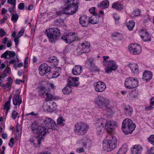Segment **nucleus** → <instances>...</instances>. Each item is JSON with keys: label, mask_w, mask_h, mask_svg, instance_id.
I'll list each match as a JSON object with an SVG mask.
<instances>
[{"label": "nucleus", "mask_w": 154, "mask_h": 154, "mask_svg": "<svg viewBox=\"0 0 154 154\" xmlns=\"http://www.w3.org/2000/svg\"><path fill=\"white\" fill-rule=\"evenodd\" d=\"M103 149L106 152L112 151L115 149L117 143L116 137L112 135H109L107 137L106 139L103 141Z\"/></svg>", "instance_id": "f257e3e1"}, {"label": "nucleus", "mask_w": 154, "mask_h": 154, "mask_svg": "<svg viewBox=\"0 0 154 154\" xmlns=\"http://www.w3.org/2000/svg\"><path fill=\"white\" fill-rule=\"evenodd\" d=\"M135 127V124L133 122L131 119H125L122 122V130L126 134L132 133Z\"/></svg>", "instance_id": "f03ea898"}, {"label": "nucleus", "mask_w": 154, "mask_h": 154, "mask_svg": "<svg viewBox=\"0 0 154 154\" xmlns=\"http://www.w3.org/2000/svg\"><path fill=\"white\" fill-rule=\"evenodd\" d=\"M46 32L49 41L51 43H54L60 36V30L57 28H50L46 30Z\"/></svg>", "instance_id": "7ed1b4c3"}, {"label": "nucleus", "mask_w": 154, "mask_h": 154, "mask_svg": "<svg viewBox=\"0 0 154 154\" xmlns=\"http://www.w3.org/2000/svg\"><path fill=\"white\" fill-rule=\"evenodd\" d=\"M73 1L74 0H66L65 5L67 7L63 9L65 14H72L76 12L78 6L76 3L73 4Z\"/></svg>", "instance_id": "20e7f679"}, {"label": "nucleus", "mask_w": 154, "mask_h": 154, "mask_svg": "<svg viewBox=\"0 0 154 154\" xmlns=\"http://www.w3.org/2000/svg\"><path fill=\"white\" fill-rule=\"evenodd\" d=\"M31 129L33 133L43 137L47 133H49L48 130L44 127L39 125L36 122L32 125Z\"/></svg>", "instance_id": "39448f33"}, {"label": "nucleus", "mask_w": 154, "mask_h": 154, "mask_svg": "<svg viewBox=\"0 0 154 154\" xmlns=\"http://www.w3.org/2000/svg\"><path fill=\"white\" fill-rule=\"evenodd\" d=\"M89 127L82 122L76 123L75 125L74 131L77 135H84L88 129Z\"/></svg>", "instance_id": "423d86ee"}, {"label": "nucleus", "mask_w": 154, "mask_h": 154, "mask_svg": "<svg viewBox=\"0 0 154 154\" xmlns=\"http://www.w3.org/2000/svg\"><path fill=\"white\" fill-rule=\"evenodd\" d=\"M95 103L98 107L104 110L109 106V100L102 96H99L95 100Z\"/></svg>", "instance_id": "0eeeda50"}, {"label": "nucleus", "mask_w": 154, "mask_h": 154, "mask_svg": "<svg viewBox=\"0 0 154 154\" xmlns=\"http://www.w3.org/2000/svg\"><path fill=\"white\" fill-rule=\"evenodd\" d=\"M138 85V81L136 79L133 77H128L125 79V86L127 89L134 88Z\"/></svg>", "instance_id": "6e6552de"}, {"label": "nucleus", "mask_w": 154, "mask_h": 154, "mask_svg": "<svg viewBox=\"0 0 154 154\" xmlns=\"http://www.w3.org/2000/svg\"><path fill=\"white\" fill-rule=\"evenodd\" d=\"M103 64L104 66H106L105 71L107 73L111 72L112 70H116L118 67L116 62L113 60H111L109 61H103Z\"/></svg>", "instance_id": "1a4fd4ad"}, {"label": "nucleus", "mask_w": 154, "mask_h": 154, "mask_svg": "<svg viewBox=\"0 0 154 154\" xmlns=\"http://www.w3.org/2000/svg\"><path fill=\"white\" fill-rule=\"evenodd\" d=\"M61 39L67 43H70L78 39L77 34L75 33L71 32L65 35L62 36Z\"/></svg>", "instance_id": "9d476101"}, {"label": "nucleus", "mask_w": 154, "mask_h": 154, "mask_svg": "<svg viewBox=\"0 0 154 154\" xmlns=\"http://www.w3.org/2000/svg\"><path fill=\"white\" fill-rule=\"evenodd\" d=\"M128 48L129 51L134 55L138 54L142 51L141 47L137 44H131L128 46Z\"/></svg>", "instance_id": "9b49d317"}, {"label": "nucleus", "mask_w": 154, "mask_h": 154, "mask_svg": "<svg viewBox=\"0 0 154 154\" xmlns=\"http://www.w3.org/2000/svg\"><path fill=\"white\" fill-rule=\"evenodd\" d=\"M57 107L56 104L53 102H49V103H47L43 106L44 110L49 112H52L55 111Z\"/></svg>", "instance_id": "f8f14e48"}, {"label": "nucleus", "mask_w": 154, "mask_h": 154, "mask_svg": "<svg viewBox=\"0 0 154 154\" xmlns=\"http://www.w3.org/2000/svg\"><path fill=\"white\" fill-rule=\"evenodd\" d=\"M45 126L48 128L54 130H56L57 126L56 122L50 118L46 117L44 120Z\"/></svg>", "instance_id": "ddd939ff"}, {"label": "nucleus", "mask_w": 154, "mask_h": 154, "mask_svg": "<svg viewBox=\"0 0 154 154\" xmlns=\"http://www.w3.org/2000/svg\"><path fill=\"white\" fill-rule=\"evenodd\" d=\"M51 67L46 63L41 64L39 68V73L41 76H43L51 71Z\"/></svg>", "instance_id": "4468645a"}, {"label": "nucleus", "mask_w": 154, "mask_h": 154, "mask_svg": "<svg viewBox=\"0 0 154 154\" xmlns=\"http://www.w3.org/2000/svg\"><path fill=\"white\" fill-rule=\"evenodd\" d=\"M94 86L95 91L98 92L103 91L106 88L105 83L100 81L94 83Z\"/></svg>", "instance_id": "2eb2a0df"}, {"label": "nucleus", "mask_w": 154, "mask_h": 154, "mask_svg": "<svg viewBox=\"0 0 154 154\" xmlns=\"http://www.w3.org/2000/svg\"><path fill=\"white\" fill-rule=\"evenodd\" d=\"M139 35L141 39L145 42H150L151 40V37L148 32L144 30H141L139 32Z\"/></svg>", "instance_id": "dca6fc26"}, {"label": "nucleus", "mask_w": 154, "mask_h": 154, "mask_svg": "<svg viewBox=\"0 0 154 154\" xmlns=\"http://www.w3.org/2000/svg\"><path fill=\"white\" fill-rule=\"evenodd\" d=\"M117 127V123L116 122L109 121L107 122L105 129L108 132H110L114 131L115 128Z\"/></svg>", "instance_id": "f3484780"}, {"label": "nucleus", "mask_w": 154, "mask_h": 154, "mask_svg": "<svg viewBox=\"0 0 154 154\" xmlns=\"http://www.w3.org/2000/svg\"><path fill=\"white\" fill-rule=\"evenodd\" d=\"M44 140L43 137L38 136H36L35 140L33 139L30 140V142L33 143V145L35 147H39L41 145V142L43 141Z\"/></svg>", "instance_id": "a211bd4d"}, {"label": "nucleus", "mask_w": 154, "mask_h": 154, "mask_svg": "<svg viewBox=\"0 0 154 154\" xmlns=\"http://www.w3.org/2000/svg\"><path fill=\"white\" fill-rule=\"evenodd\" d=\"M79 78L78 77H70L68 79V85L74 87H77L79 85Z\"/></svg>", "instance_id": "6ab92c4d"}, {"label": "nucleus", "mask_w": 154, "mask_h": 154, "mask_svg": "<svg viewBox=\"0 0 154 154\" xmlns=\"http://www.w3.org/2000/svg\"><path fill=\"white\" fill-rule=\"evenodd\" d=\"M90 43L88 42L85 41L82 43L81 46L82 47L81 50V53H88L90 51Z\"/></svg>", "instance_id": "aec40b11"}, {"label": "nucleus", "mask_w": 154, "mask_h": 154, "mask_svg": "<svg viewBox=\"0 0 154 154\" xmlns=\"http://www.w3.org/2000/svg\"><path fill=\"white\" fill-rule=\"evenodd\" d=\"M82 72V66L80 65H75L72 69V73L74 75H80Z\"/></svg>", "instance_id": "412c9836"}, {"label": "nucleus", "mask_w": 154, "mask_h": 154, "mask_svg": "<svg viewBox=\"0 0 154 154\" xmlns=\"http://www.w3.org/2000/svg\"><path fill=\"white\" fill-rule=\"evenodd\" d=\"M142 150V147L139 144L135 145L131 149L132 154H140Z\"/></svg>", "instance_id": "4be33fe9"}, {"label": "nucleus", "mask_w": 154, "mask_h": 154, "mask_svg": "<svg viewBox=\"0 0 154 154\" xmlns=\"http://www.w3.org/2000/svg\"><path fill=\"white\" fill-rule=\"evenodd\" d=\"M49 90V89H46L43 86H41L38 88V93L40 97H43L44 95H46Z\"/></svg>", "instance_id": "5701e85b"}, {"label": "nucleus", "mask_w": 154, "mask_h": 154, "mask_svg": "<svg viewBox=\"0 0 154 154\" xmlns=\"http://www.w3.org/2000/svg\"><path fill=\"white\" fill-rule=\"evenodd\" d=\"M107 122L106 119L103 118L99 119L97 121L96 124V127H99L101 126L102 127L105 128L107 124Z\"/></svg>", "instance_id": "b1692460"}, {"label": "nucleus", "mask_w": 154, "mask_h": 154, "mask_svg": "<svg viewBox=\"0 0 154 154\" xmlns=\"http://www.w3.org/2000/svg\"><path fill=\"white\" fill-rule=\"evenodd\" d=\"M133 109L129 105L126 106L124 108L125 114L126 116H130L132 114Z\"/></svg>", "instance_id": "393cba45"}, {"label": "nucleus", "mask_w": 154, "mask_h": 154, "mask_svg": "<svg viewBox=\"0 0 154 154\" xmlns=\"http://www.w3.org/2000/svg\"><path fill=\"white\" fill-rule=\"evenodd\" d=\"M13 104L16 106L20 105L22 103L21 99L20 100L19 96L17 94H15L13 97Z\"/></svg>", "instance_id": "a878e982"}, {"label": "nucleus", "mask_w": 154, "mask_h": 154, "mask_svg": "<svg viewBox=\"0 0 154 154\" xmlns=\"http://www.w3.org/2000/svg\"><path fill=\"white\" fill-rule=\"evenodd\" d=\"M152 74L151 72L146 71L143 73V78L145 80L149 81L152 78Z\"/></svg>", "instance_id": "bb28decb"}, {"label": "nucleus", "mask_w": 154, "mask_h": 154, "mask_svg": "<svg viewBox=\"0 0 154 154\" xmlns=\"http://www.w3.org/2000/svg\"><path fill=\"white\" fill-rule=\"evenodd\" d=\"M128 67L133 72H137L139 71L138 66L136 63H130L128 65Z\"/></svg>", "instance_id": "cd10ccee"}, {"label": "nucleus", "mask_w": 154, "mask_h": 154, "mask_svg": "<svg viewBox=\"0 0 154 154\" xmlns=\"http://www.w3.org/2000/svg\"><path fill=\"white\" fill-rule=\"evenodd\" d=\"M99 17L98 15H94L91 17L89 20L88 22L92 24H96L97 23Z\"/></svg>", "instance_id": "c85d7f7f"}, {"label": "nucleus", "mask_w": 154, "mask_h": 154, "mask_svg": "<svg viewBox=\"0 0 154 154\" xmlns=\"http://www.w3.org/2000/svg\"><path fill=\"white\" fill-rule=\"evenodd\" d=\"M8 82L5 83V84L2 85V87L5 88H7L8 90H9L11 88V86L13 82V80L11 77L8 78Z\"/></svg>", "instance_id": "c756f323"}, {"label": "nucleus", "mask_w": 154, "mask_h": 154, "mask_svg": "<svg viewBox=\"0 0 154 154\" xmlns=\"http://www.w3.org/2000/svg\"><path fill=\"white\" fill-rule=\"evenodd\" d=\"M45 95L46 97L45 98V100L47 102L52 101L53 99H56V97L51 94L49 90Z\"/></svg>", "instance_id": "7c9ffc66"}, {"label": "nucleus", "mask_w": 154, "mask_h": 154, "mask_svg": "<svg viewBox=\"0 0 154 154\" xmlns=\"http://www.w3.org/2000/svg\"><path fill=\"white\" fill-rule=\"evenodd\" d=\"M86 17L85 16H83L81 17L79 19V23L80 24L83 26L85 27L87 26L88 23L86 21L87 20L86 19Z\"/></svg>", "instance_id": "2f4dec72"}, {"label": "nucleus", "mask_w": 154, "mask_h": 154, "mask_svg": "<svg viewBox=\"0 0 154 154\" xmlns=\"http://www.w3.org/2000/svg\"><path fill=\"white\" fill-rule=\"evenodd\" d=\"M112 7L117 10L120 11L122 9L123 6L122 4L116 2L112 4Z\"/></svg>", "instance_id": "473e14b6"}, {"label": "nucleus", "mask_w": 154, "mask_h": 154, "mask_svg": "<svg viewBox=\"0 0 154 154\" xmlns=\"http://www.w3.org/2000/svg\"><path fill=\"white\" fill-rule=\"evenodd\" d=\"M62 91L63 93L66 95L69 94L72 92L71 87L68 85L64 87Z\"/></svg>", "instance_id": "72a5a7b5"}, {"label": "nucleus", "mask_w": 154, "mask_h": 154, "mask_svg": "<svg viewBox=\"0 0 154 154\" xmlns=\"http://www.w3.org/2000/svg\"><path fill=\"white\" fill-rule=\"evenodd\" d=\"M109 5V2L108 0L103 1L100 4L99 7L102 9L107 8Z\"/></svg>", "instance_id": "f704fd0d"}, {"label": "nucleus", "mask_w": 154, "mask_h": 154, "mask_svg": "<svg viewBox=\"0 0 154 154\" xmlns=\"http://www.w3.org/2000/svg\"><path fill=\"white\" fill-rule=\"evenodd\" d=\"M127 148L126 146H123L119 149L118 154H125L127 151Z\"/></svg>", "instance_id": "c9c22d12"}, {"label": "nucleus", "mask_w": 154, "mask_h": 154, "mask_svg": "<svg viewBox=\"0 0 154 154\" xmlns=\"http://www.w3.org/2000/svg\"><path fill=\"white\" fill-rule=\"evenodd\" d=\"M122 35L119 33L115 32L112 34V37L117 40H120L122 38Z\"/></svg>", "instance_id": "e433bc0d"}, {"label": "nucleus", "mask_w": 154, "mask_h": 154, "mask_svg": "<svg viewBox=\"0 0 154 154\" xmlns=\"http://www.w3.org/2000/svg\"><path fill=\"white\" fill-rule=\"evenodd\" d=\"M94 59L93 58H88L86 61V63L91 68H92L94 66Z\"/></svg>", "instance_id": "4c0bfd02"}, {"label": "nucleus", "mask_w": 154, "mask_h": 154, "mask_svg": "<svg viewBox=\"0 0 154 154\" xmlns=\"http://www.w3.org/2000/svg\"><path fill=\"white\" fill-rule=\"evenodd\" d=\"M135 25V23L133 20H130L126 24L129 30H132Z\"/></svg>", "instance_id": "58836bf2"}, {"label": "nucleus", "mask_w": 154, "mask_h": 154, "mask_svg": "<svg viewBox=\"0 0 154 154\" xmlns=\"http://www.w3.org/2000/svg\"><path fill=\"white\" fill-rule=\"evenodd\" d=\"M65 120L63 119L62 117H59L57 119V123L58 125L60 126H63L65 125L64 122Z\"/></svg>", "instance_id": "ea45409f"}, {"label": "nucleus", "mask_w": 154, "mask_h": 154, "mask_svg": "<svg viewBox=\"0 0 154 154\" xmlns=\"http://www.w3.org/2000/svg\"><path fill=\"white\" fill-rule=\"evenodd\" d=\"M140 14V11L138 9H136L133 12L131 13V16L132 17H134L139 16Z\"/></svg>", "instance_id": "a19ab883"}, {"label": "nucleus", "mask_w": 154, "mask_h": 154, "mask_svg": "<svg viewBox=\"0 0 154 154\" xmlns=\"http://www.w3.org/2000/svg\"><path fill=\"white\" fill-rule=\"evenodd\" d=\"M12 17L11 18V20L14 23H15L17 20L18 18V16L17 14H12L11 15Z\"/></svg>", "instance_id": "79ce46f5"}, {"label": "nucleus", "mask_w": 154, "mask_h": 154, "mask_svg": "<svg viewBox=\"0 0 154 154\" xmlns=\"http://www.w3.org/2000/svg\"><path fill=\"white\" fill-rule=\"evenodd\" d=\"M147 140L150 143L154 146V135H151L150 137L148 138Z\"/></svg>", "instance_id": "37998d69"}, {"label": "nucleus", "mask_w": 154, "mask_h": 154, "mask_svg": "<svg viewBox=\"0 0 154 154\" xmlns=\"http://www.w3.org/2000/svg\"><path fill=\"white\" fill-rule=\"evenodd\" d=\"M10 101H8L5 103L4 109H5L7 111H9L10 108Z\"/></svg>", "instance_id": "c03bdc74"}, {"label": "nucleus", "mask_w": 154, "mask_h": 154, "mask_svg": "<svg viewBox=\"0 0 154 154\" xmlns=\"http://www.w3.org/2000/svg\"><path fill=\"white\" fill-rule=\"evenodd\" d=\"M48 61L50 63H55L56 62H58V60L55 57L52 56L50 57Z\"/></svg>", "instance_id": "a18cd8bd"}, {"label": "nucleus", "mask_w": 154, "mask_h": 154, "mask_svg": "<svg viewBox=\"0 0 154 154\" xmlns=\"http://www.w3.org/2000/svg\"><path fill=\"white\" fill-rule=\"evenodd\" d=\"M18 115V113L15 110H14L11 113V116L12 119H15Z\"/></svg>", "instance_id": "49530a36"}, {"label": "nucleus", "mask_w": 154, "mask_h": 154, "mask_svg": "<svg viewBox=\"0 0 154 154\" xmlns=\"http://www.w3.org/2000/svg\"><path fill=\"white\" fill-rule=\"evenodd\" d=\"M8 55L10 58H13L15 56L16 54L14 52L8 51Z\"/></svg>", "instance_id": "de8ad7c7"}, {"label": "nucleus", "mask_w": 154, "mask_h": 154, "mask_svg": "<svg viewBox=\"0 0 154 154\" xmlns=\"http://www.w3.org/2000/svg\"><path fill=\"white\" fill-rule=\"evenodd\" d=\"M7 2L9 4L14 6V7L15 6L16 0H8Z\"/></svg>", "instance_id": "09e8293b"}, {"label": "nucleus", "mask_w": 154, "mask_h": 154, "mask_svg": "<svg viewBox=\"0 0 154 154\" xmlns=\"http://www.w3.org/2000/svg\"><path fill=\"white\" fill-rule=\"evenodd\" d=\"M24 29L23 28H22L20 31L18 32L17 37L19 38L21 36L23 35L24 33Z\"/></svg>", "instance_id": "8fccbe9b"}, {"label": "nucleus", "mask_w": 154, "mask_h": 154, "mask_svg": "<svg viewBox=\"0 0 154 154\" xmlns=\"http://www.w3.org/2000/svg\"><path fill=\"white\" fill-rule=\"evenodd\" d=\"M150 18L148 15H145L143 18V21L144 23H146L150 20Z\"/></svg>", "instance_id": "3c124183"}, {"label": "nucleus", "mask_w": 154, "mask_h": 154, "mask_svg": "<svg viewBox=\"0 0 154 154\" xmlns=\"http://www.w3.org/2000/svg\"><path fill=\"white\" fill-rule=\"evenodd\" d=\"M95 7H92L90 8L89 10V11L90 13L93 14V15H96V13L95 11Z\"/></svg>", "instance_id": "603ef678"}, {"label": "nucleus", "mask_w": 154, "mask_h": 154, "mask_svg": "<svg viewBox=\"0 0 154 154\" xmlns=\"http://www.w3.org/2000/svg\"><path fill=\"white\" fill-rule=\"evenodd\" d=\"M96 130L97 131V134L98 135H100L102 132V128L100 126L96 127Z\"/></svg>", "instance_id": "864d4df0"}, {"label": "nucleus", "mask_w": 154, "mask_h": 154, "mask_svg": "<svg viewBox=\"0 0 154 154\" xmlns=\"http://www.w3.org/2000/svg\"><path fill=\"white\" fill-rule=\"evenodd\" d=\"M57 22L58 26H62L64 25V21L62 20H58Z\"/></svg>", "instance_id": "5fc2aeb1"}, {"label": "nucleus", "mask_w": 154, "mask_h": 154, "mask_svg": "<svg viewBox=\"0 0 154 154\" xmlns=\"http://www.w3.org/2000/svg\"><path fill=\"white\" fill-rule=\"evenodd\" d=\"M60 75V73H59L58 71H56L54 72L52 74V78H57Z\"/></svg>", "instance_id": "6e6d98bb"}, {"label": "nucleus", "mask_w": 154, "mask_h": 154, "mask_svg": "<svg viewBox=\"0 0 154 154\" xmlns=\"http://www.w3.org/2000/svg\"><path fill=\"white\" fill-rule=\"evenodd\" d=\"M24 3H21L19 4L18 8L20 10H22L24 8Z\"/></svg>", "instance_id": "4d7b16f0"}, {"label": "nucleus", "mask_w": 154, "mask_h": 154, "mask_svg": "<svg viewBox=\"0 0 154 154\" xmlns=\"http://www.w3.org/2000/svg\"><path fill=\"white\" fill-rule=\"evenodd\" d=\"M8 55V51H7L5 52L3 54H2L1 56V57L4 58L5 59L7 58V57Z\"/></svg>", "instance_id": "13d9d810"}, {"label": "nucleus", "mask_w": 154, "mask_h": 154, "mask_svg": "<svg viewBox=\"0 0 154 154\" xmlns=\"http://www.w3.org/2000/svg\"><path fill=\"white\" fill-rule=\"evenodd\" d=\"M14 143V139L13 138H10V142L9 143V146H10L11 147H12Z\"/></svg>", "instance_id": "bf43d9fd"}, {"label": "nucleus", "mask_w": 154, "mask_h": 154, "mask_svg": "<svg viewBox=\"0 0 154 154\" xmlns=\"http://www.w3.org/2000/svg\"><path fill=\"white\" fill-rule=\"evenodd\" d=\"M92 70L94 71H96L98 72L100 71V69L98 68L97 66H94H94H92V68H91Z\"/></svg>", "instance_id": "052dcab7"}, {"label": "nucleus", "mask_w": 154, "mask_h": 154, "mask_svg": "<svg viewBox=\"0 0 154 154\" xmlns=\"http://www.w3.org/2000/svg\"><path fill=\"white\" fill-rule=\"evenodd\" d=\"M15 6L14 7V6H12V8H8V11L10 12L11 15L13 13H12L14 12V9L15 8Z\"/></svg>", "instance_id": "680f3d73"}, {"label": "nucleus", "mask_w": 154, "mask_h": 154, "mask_svg": "<svg viewBox=\"0 0 154 154\" xmlns=\"http://www.w3.org/2000/svg\"><path fill=\"white\" fill-rule=\"evenodd\" d=\"M104 110L106 111L107 114L109 115H110L112 112V110L109 107V106H108V107Z\"/></svg>", "instance_id": "e2e57ef3"}, {"label": "nucleus", "mask_w": 154, "mask_h": 154, "mask_svg": "<svg viewBox=\"0 0 154 154\" xmlns=\"http://www.w3.org/2000/svg\"><path fill=\"white\" fill-rule=\"evenodd\" d=\"M148 153L149 154H154V149L152 147L149 149L148 150Z\"/></svg>", "instance_id": "0e129e2a"}, {"label": "nucleus", "mask_w": 154, "mask_h": 154, "mask_svg": "<svg viewBox=\"0 0 154 154\" xmlns=\"http://www.w3.org/2000/svg\"><path fill=\"white\" fill-rule=\"evenodd\" d=\"M49 85V86L52 90H54L56 89V87L54 84L52 83H50Z\"/></svg>", "instance_id": "69168bd1"}, {"label": "nucleus", "mask_w": 154, "mask_h": 154, "mask_svg": "<svg viewBox=\"0 0 154 154\" xmlns=\"http://www.w3.org/2000/svg\"><path fill=\"white\" fill-rule=\"evenodd\" d=\"M23 66V63H18L17 65H14V66L15 69H16L17 67H20Z\"/></svg>", "instance_id": "338daca9"}, {"label": "nucleus", "mask_w": 154, "mask_h": 154, "mask_svg": "<svg viewBox=\"0 0 154 154\" xmlns=\"http://www.w3.org/2000/svg\"><path fill=\"white\" fill-rule=\"evenodd\" d=\"M113 16L115 21L119 20L120 18L119 16L116 14H114Z\"/></svg>", "instance_id": "774afa93"}]
</instances>
